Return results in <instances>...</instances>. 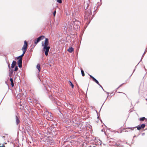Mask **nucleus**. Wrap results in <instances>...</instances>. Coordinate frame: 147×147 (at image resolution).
Masks as SVG:
<instances>
[{
	"instance_id": "f257e3e1",
	"label": "nucleus",
	"mask_w": 147,
	"mask_h": 147,
	"mask_svg": "<svg viewBox=\"0 0 147 147\" xmlns=\"http://www.w3.org/2000/svg\"><path fill=\"white\" fill-rule=\"evenodd\" d=\"M49 40L48 38H46L44 43L42 41V46L43 47V51L45 52V55L47 56L48 55L50 47L49 46Z\"/></svg>"
},
{
	"instance_id": "f03ea898",
	"label": "nucleus",
	"mask_w": 147,
	"mask_h": 147,
	"mask_svg": "<svg viewBox=\"0 0 147 147\" xmlns=\"http://www.w3.org/2000/svg\"><path fill=\"white\" fill-rule=\"evenodd\" d=\"M91 14L92 12L91 9H89L88 10L85 11L84 15V18L86 21L87 20L88 21V20L89 21V20L92 19V18H90Z\"/></svg>"
},
{
	"instance_id": "7ed1b4c3",
	"label": "nucleus",
	"mask_w": 147,
	"mask_h": 147,
	"mask_svg": "<svg viewBox=\"0 0 147 147\" xmlns=\"http://www.w3.org/2000/svg\"><path fill=\"white\" fill-rule=\"evenodd\" d=\"M45 38L44 36L42 35L38 37L36 39H35L34 41V46L36 45L39 42L40 40H42Z\"/></svg>"
},
{
	"instance_id": "20e7f679",
	"label": "nucleus",
	"mask_w": 147,
	"mask_h": 147,
	"mask_svg": "<svg viewBox=\"0 0 147 147\" xmlns=\"http://www.w3.org/2000/svg\"><path fill=\"white\" fill-rule=\"evenodd\" d=\"M46 140L47 144H48L51 145L54 142V140L51 137L47 138Z\"/></svg>"
},
{
	"instance_id": "39448f33",
	"label": "nucleus",
	"mask_w": 147,
	"mask_h": 147,
	"mask_svg": "<svg viewBox=\"0 0 147 147\" xmlns=\"http://www.w3.org/2000/svg\"><path fill=\"white\" fill-rule=\"evenodd\" d=\"M90 3V1L88 0L87 1H86L85 2H84V9H85L86 10L88 9V8L89 7V3Z\"/></svg>"
},
{
	"instance_id": "423d86ee",
	"label": "nucleus",
	"mask_w": 147,
	"mask_h": 147,
	"mask_svg": "<svg viewBox=\"0 0 147 147\" xmlns=\"http://www.w3.org/2000/svg\"><path fill=\"white\" fill-rule=\"evenodd\" d=\"M28 46V43L25 40L24 41V44L23 47L22 49V50H27Z\"/></svg>"
},
{
	"instance_id": "0eeeda50",
	"label": "nucleus",
	"mask_w": 147,
	"mask_h": 147,
	"mask_svg": "<svg viewBox=\"0 0 147 147\" xmlns=\"http://www.w3.org/2000/svg\"><path fill=\"white\" fill-rule=\"evenodd\" d=\"M22 61L21 59H19V60L17 62L18 67L19 68H21L22 67Z\"/></svg>"
},
{
	"instance_id": "6e6552de",
	"label": "nucleus",
	"mask_w": 147,
	"mask_h": 147,
	"mask_svg": "<svg viewBox=\"0 0 147 147\" xmlns=\"http://www.w3.org/2000/svg\"><path fill=\"white\" fill-rule=\"evenodd\" d=\"M9 76L10 77H11L12 75V74L13 72V70L12 69H11L10 67H9Z\"/></svg>"
},
{
	"instance_id": "1a4fd4ad",
	"label": "nucleus",
	"mask_w": 147,
	"mask_h": 147,
	"mask_svg": "<svg viewBox=\"0 0 147 147\" xmlns=\"http://www.w3.org/2000/svg\"><path fill=\"white\" fill-rule=\"evenodd\" d=\"M16 62L15 61H13L12 62V63L11 64V68H13L16 65Z\"/></svg>"
},
{
	"instance_id": "9d476101",
	"label": "nucleus",
	"mask_w": 147,
	"mask_h": 147,
	"mask_svg": "<svg viewBox=\"0 0 147 147\" xmlns=\"http://www.w3.org/2000/svg\"><path fill=\"white\" fill-rule=\"evenodd\" d=\"M16 123L18 125V124L20 122V120H19V118L17 116H16Z\"/></svg>"
},
{
	"instance_id": "9b49d317",
	"label": "nucleus",
	"mask_w": 147,
	"mask_h": 147,
	"mask_svg": "<svg viewBox=\"0 0 147 147\" xmlns=\"http://www.w3.org/2000/svg\"><path fill=\"white\" fill-rule=\"evenodd\" d=\"M24 54H22L21 55L18 56V57H16V59H21L22 60V57H23V56H24Z\"/></svg>"
},
{
	"instance_id": "f8f14e48",
	"label": "nucleus",
	"mask_w": 147,
	"mask_h": 147,
	"mask_svg": "<svg viewBox=\"0 0 147 147\" xmlns=\"http://www.w3.org/2000/svg\"><path fill=\"white\" fill-rule=\"evenodd\" d=\"M68 51L69 53H72L74 51V49L72 47H69L68 49Z\"/></svg>"
},
{
	"instance_id": "ddd939ff",
	"label": "nucleus",
	"mask_w": 147,
	"mask_h": 147,
	"mask_svg": "<svg viewBox=\"0 0 147 147\" xmlns=\"http://www.w3.org/2000/svg\"><path fill=\"white\" fill-rule=\"evenodd\" d=\"M36 67L37 69H38V70L39 71H40L41 68L40 67V65L39 64H38L37 65Z\"/></svg>"
},
{
	"instance_id": "4468645a",
	"label": "nucleus",
	"mask_w": 147,
	"mask_h": 147,
	"mask_svg": "<svg viewBox=\"0 0 147 147\" xmlns=\"http://www.w3.org/2000/svg\"><path fill=\"white\" fill-rule=\"evenodd\" d=\"M93 80L94 82H95L98 85H100V84H99L98 81L95 78L94 79V80Z\"/></svg>"
},
{
	"instance_id": "2eb2a0df",
	"label": "nucleus",
	"mask_w": 147,
	"mask_h": 147,
	"mask_svg": "<svg viewBox=\"0 0 147 147\" xmlns=\"http://www.w3.org/2000/svg\"><path fill=\"white\" fill-rule=\"evenodd\" d=\"M69 84L71 86L72 88H73L74 87V85L72 83V82L70 81H69Z\"/></svg>"
},
{
	"instance_id": "dca6fc26",
	"label": "nucleus",
	"mask_w": 147,
	"mask_h": 147,
	"mask_svg": "<svg viewBox=\"0 0 147 147\" xmlns=\"http://www.w3.org/2000/svg\"><path fill=\"white\" fill-rule=\"evenodd\" d=\"M81 74H82V76H84L85 75V74H84V71L81 69Z\"/></svg>"
},
{
	"instance_id": "f3484780",
	"label": "nucleus",
	"mask_w": 147,
	"mask_h": 147,
	"mask_svg": "<svg viewBox=\"0 0 147 147\" xmlns=\"http://www.w3.org/2000/svg\"><path fill=\"white\" fill-rule=\"evenodd\" d=\"M140 126L142 128H143L145 127V125L144 124H143L141 125Z\"/></svg>"
},
{
	"instance_id": "a211bd4d",
	"label": "nucleus",
	"mask_w": 147,
	"mask_h": 147,
	"mask_svg": "<svg viewBox=\"0 0 147 147\" xmlns=\"http://www.w3.org/2000/svg\"><path fill=\"white\" fill-rule=\"evenodd\" d=\"M147 51V48H146V49L145 51V52H144V53H143V55L142 56V58H141V61H141L142 60V58L144 57V54H145L146 52Z\"/></svg>"
},
{
	"instance_id": "6ab92c4d",
	"label": "nucleus",
	"mask_w": 147,
	"mask_h": 147,
	"mask_svg": "<svg viewBox=\"0 0 147 147\" xmlns=\"http://www.w3.org/2000/svg\"><path fill=\"white\" fill-rule=\"evenodd\" d=\"M139 119L140 121H143L145 120V117H142L140 118Z\"/></svg>"
},
{
	"instance_id": "aec40b11",
	"label": "nucleus",
	"mask_w": 147,
	"mask_h": 147,
	"mask_svg": "<svg viewBox=\"0 0 147 147\" xmlns=\"http://www.w3.org/2000/svg\"><path fill=\"white\" fill-rule=\"evenodd\" d=\"M136 127L137 128V129L138 130H140L142 129V128H141V127H140V126H137L135 127V128H136Z\"/></svg>"
},
{
	"instance_id": "412c9836",
	"label": "nucleus",
	"mask_w": 147,
	"mask_h": 147,
	"mask_svg": "<svg viewBox=\"0 0 147 147\" xmlns=\"http://www.w3.org/2000/svg\"><path fill=\"white\" fill-rule=\"evenodd\" d=\"M18 69V66H16L15 67V69H14V71H17Z\"/></svg>"
},
{
	"instance_id": "4be33fe9",
	"label": "nucleus",
	"mask_w": 147,
	"mask_h": 147,
	"mask_svg": "<svg viewBox=\"0 0 147 147\" xmlns=\"http://www.w3.org/2000/svg\"><path fill=\"white\" fill-rule=\"evenodd\" d=\"M57 2L59 3H62L61 0H57Z\"/></svg>"
},
{
	"instance_id": "5701e85b",
	"label": "nucleus",
	"mask_w": 147,
	"mask_h": 147,
	"mask_svg": "<svg viewBox=\"0 0 147 147\" xmlns=\"http://www.w3.org/2000/svg\"><path fill=\"white\" fill-rule=\"evenodd\" d=\"M89 75L90 76V77L92 79V80H94V79L95 78L94 77L92 76L91 75L89 74Z\"/></svg>"
},
{
	"instance_id": "b1692460",
	"label": "nucleus",
	"mask_w": 147,
	"mask_h": 147,
	"mask_svg": "<svg viewBox=\"0 0 147 147\" xmlns=\"http://www.w3.org/2000/svg\"><path fill=\"white\" fill-rule=\"evenodd\" d=\"M49 115H50V119H52L53 118V116H52L51 115V113H50L49 114Z\"/></svg>"
},
{
	"instance_id": "393cba45",
	"label": "nucleus",
	"mask_w": 147,
	"mask_h": 147,
	"mask_svg": "<svg viewBox=\"0 0 147 147\" xmlns=\"http://www.w3.org/2000/svg\"><path fill=\"white\" fill-rule=\"evenodd\" d=\"M22 50L23 51V53L22 54H23L24 55V54L26 52V50Z\"/></svg>"
},
{
	"instance_id": "a878e982",
	"label": "nucleus",
	"mask_w": 147,
	"mask_h": 147,
	"mask_svg": "<svg viewBox=\"0 0 147 147\" xmlns=\"http://www.w3.org/2000/svg\"><path fill=\"white\" fill-rule=\"evenodd\" d=\"M56 13V11L55 10L54 11V12L53 13V16L55 17V14Z\"/></svg>"
},
{
	"instance_id": "bb28decb",
	"label": "nucleus",
	"mask_w": 147,
	"mask_h": 147,
	"mask_svg": "<svg viewBox=\"0 0 147 147\" xmlns=\"http://www.w3.org/2000/svg\"><path fill=\"white\" fill-rule=\"evenodd\" d=\"M11 85L12 87H13L14 84V83H13V82H11Z\"/></svg>"
},
{
	"instance_id": "cd10ccee",
	"label": "nucleus",
	"mask_w": 147,
	"mask_h": 147,
	"mask_svg": "<svg viewBox=\"0 0 147 147\" xmlns=\"http://www.w3.org/2000/svg\"><path fill=\"white\" fill-rule=\"evenodd\" d=\"M10 80L11 82H13V79L12 78H11L10 79Z\"/></svg>"
},
{
	"instance_id": "c85d7f7f",
	"label": "nucleus",
	"mask_w": 147,
	"mask_h": 147,
	"mask_svg": "<svg viewBox=\"0 0 147 147\" xmlns=\"http://www.w3.org/2000/svg\"><path fill=\"white\" fill-rule=\"evenodd\" d=\"M7 64H8V67H9H9H10V64H9V63H8Z\"/></svg>"
},
{
	"instance_id": "c756f323",
	"label": "nucleus",
	"mask_w": 147,
	"mask_h": 147,
	"mask_svg": "<svg viewBox=\"0 0 147 147\" xmlns=\"http://www.w3.org/2000/svg\"><path fill=\"white\" fill-rule=\"evenodd\" d=\"M99 85L100 86V87H101V88L103 90H104V89H103V87H102V86L100 84V85Z\"/></svg>"
},
{
	"instance_id": "7c9ffc66",
	"label": "nucleus",
	"mask_w": 147,
	"mask_h": 147,
	"mask_svg": "<svg viewBox=\"0 0 147 147\" xmlns=\"http://www.w3.org/2000/svg\"><path fill=\"white\" fill-rule=\"evenodd\" d=\"M57 102V103H56L57 104V105H59L58 104V103H60V102L58 101V102Z\"/></svg>"
},
{
	"instance_id": "2f4dec72",
	"label": "nucleus",
	"mask_w": 147,
	"mask_h": 147,
	"mask_svg": "<svg viewBox=\"0 0 147 147\" xmlns=\"http://www.w3.org/2000/svg\"><path fill=\"white\" fill-rule=\"evenodd\" d=\"M129 129H130L131 130H133L134 129V128H129Z\"/></svg>"
},
{
	"instance_id": "473e14b6",
	"label": "nucleus",
	"mask_w": 147,
	"mask_h": 147,
	"mask_svg": "<svg viewBox=\"0 0 147 147\" xmlns=\"http://www.w3.org/2000/svg\"><path fill=\"white\" fill-rule=\"evenodd\" d=\"M121 86V85L117 88V89H118Z\"/></svg>"
},
{
	"instance_id": "72a5a7b5",
	"label": "nucleus",
	"mask_w": 147,
	"mask_h": 147,
	"mask_svg": "<svg viewBox=\"0 0 147 147\" xmlns=\"http://www.w3.org/2000/svg\"><path fill=\"white\" fill-rule=\"evenodd\" d=\"M136 66L135 69H136ZM135 69L134 70L133 73L134 71H135Z\"/></svg>"
},
{
	"instance_id": "f704fd0d",
	"label": "nucleus",
	"mask_w": 147,
	"mask_h": 147,
	"mask_svg": "<svg viewBox=\"0 0 147 147\" xmlns=\"http://www.w3.org/2000/svg\"><path fill=\"white\" fill-rule=\"evenodd\" d=\"M22 89H21V90L20 89V92H22Z\"/></svg>"
},
{
	"instance_id": "c9c22d12",
	"label": "nucleus",
	"mask_w": 147,
	"mask_h": 147,
	"mask_svg": "<svg viewBox=\"0 0 147 147\" xmlns=\"http://www.w3.org/2000/svg\"><path fill=\"white\" fill-rule=\"evenodd\" d=\"M123 84V83L121 85V86Z\"/></svg>"
},
{
	"instance_id": "e433bc0d",
	"label": "nucleus",
	"mask_w": 147,
	"mask_h": 147,
	"mask_svg": "<svg viewBox=\"0 0 147 147\" xmlns=\"http://www.w3.org/2000/svg\"><path fill=\"white\" fill-rule=\"evenodd\" d=\"M1 146V147H5V146L3 145V146Z\"/></svg>"
},
{
	"instance_id": "4c0bfd02",
	"label": "nucleus",
	"mask_w": 147,
	"mask_h": 147,
	"mask_svg": "<svg viewBox=\"0 0 147 147\" xmlns=\"http://www.w3.org/2000/svg\"><path fill=\"white\" fill-rule=\"evenodd\" d=\"M145 99H146V100H147V98H146Z\"/></svg>"
},
{
	"instance_id": "58836bf2",
	"label": "nucleus",
	"mask_w": 147,
	"mask_h": 147,
	"mask_svg": "<svg viewBox=\"0 0 147 147\" xmlns=\"http://www.w3.org/2000/svg\"><path fill=\"white\" fill-rule=\"evenodd\" d=\"M139 63H140V62L139 63H138V64H139Z\"/></svg>"
},
{
	"instance_id": "ea45409f",
	"label": "nucleus",
	"mask_w": 147,
	"mask_h": 147,
	"mask_svg": "<svg viewBox=\"0 0 147 147\" xmlns=\"http://www.w3.org/2000/svg\"><path fill=\"white\" fill-rule=\"evenodd\" d=\"M139 63H140V62L139 63H138V64H139Z\"/></svg>"
},
{
	"instance_id": "a19ab883",
	"label": "nucleus",
	"mask_w": 147,
	"mask_h": 147,
	"mask_svg": "<svg viewBox=\"0 0 147 147\" xmlns=\"http://www.w3.org/2000/svg\"><path fill=\"white\" fill-rule=\"evenodd\" d=\"M48 120H50V119H48Z\"/></svg>"
},
{
	"instance_id": "79ce46f5",
	"label": "nucleus",
	"mask_w": 147,
	"mask_h": 147,
	"mask_svg": "<svg viewBox=\"0 0 147 147\" xmlns=\"http://www.w3.org/2000/svg\"><path fill=\"white\" fill-rule=\"evenodd\" d=\"M132 74H131V76L132 75Z\"/></svg>"
},
{
	"instance_id": "37998d69",
	"label": "nucleus",
	"mask_w": 147,
	"mask_h": 147,
	"mask_svg": "<svg viewBox=\"0 0 147 147\" xmlns=\"http://www.w3.org/2000/svg\"><path fill=\"white\" fill-rule=\"evenodd\" d=\"M132 74H131V76L132 75Z\"/></svg>"
}]
</instances>
